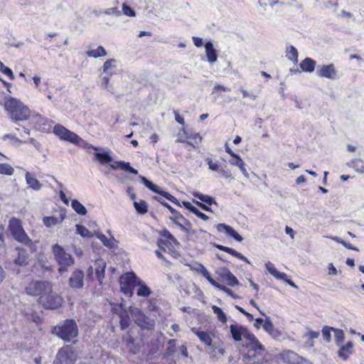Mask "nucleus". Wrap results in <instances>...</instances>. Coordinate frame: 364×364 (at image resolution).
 Wrapping results in <instances>:
<instances>
[{
	"mask_svg": "<svg viewBox=\"0 0 364 364\" xmlns=\"http://www.w3.org/2000/svg\"><path fill=\"white\" fill-rule=\"evenodd\" d=\"M139 178H140V181L141 182L144 184V186L146 187H147L149 189H151L152 187H154V184L151 182L150 181H149L146 178H145L144 176H139Z\"/></svg>",
	"mask_w": 364,
	"mask_h": 364,
	"instance_id": "6e6d98bb",
	"label": "nucleus"
},
{
	"mask_svg": "<svg viewBox=\"0 0 364 364\" xmlns=\"http://www.w3.org/2000/svg\"><path fill=\"white\" fill-rule=\"evenodd\" d=\"M109 76L110 75H107L102 77L100 86L102 89L106 90L112 94H114L112 91V87L109 86Z\"/></svg>",
	"mask_w": 364,
	"mask_h": 364,
	"instance_id": "49530a36",
	"label": "nucleus"
},
{
	"mask_svg": "<svg viewBox=\"0 0 364 364\" xmlns=\"http://www.w3.org/2000/svg\"><path fill=\"white\" fill-rule=\"evenodd\" d=\"M173 114L175 115V119H176V121L180 124H184V119L183 117H181L178 112L176 111V110H174L173 111Z\"/></svg>",
	"mask_w": 364,
	"mask_h": 364,
	"instance_id": "338daca9",
	"label": "nucleus"
},
{
	"mask_svg": "<svg viewBox=\"0 0 364 364\" xmlns=\"http://www.w3.org/2000/svg\"><path fill=\"white\" fill-rule=\"evenodd\" d=\"M135 322L139 326L143 328L149 329L154 326L153 322L143 314L139 315Z\"/></svg>",
	"mask_w": 364,
	"mask_h": 364,
	"instance_id": "cd10ccee",
	"label": "nucleus"
},
{
	"mask_svg": "<svg viewBox=\"0 0 364 364\" xmlns=\"http://www.w3.org/2000/svg\"><path fill=\"white\" fill-rule=\"evenodd\" d=\"M139 178H140V181L141 182L144 184V186L146 187H147L149 189H151L152 187H154V184L151 182L150 181H149L146 178H145L144 176H139Z\"/></svg>",
	"mask_w": 364,
	"mask_h": 364,
	"instance_id": "4d7b16f0",
	"label": "nucleus"
},
{
	"mask_svg": "<svg viewBox=\"0 0 364 364\" xmlns=\"http://www.w3.org/2000/svg\"><path fill=\"white\" fill-rule=\"evenodd\" d=\"M52 249L55 259L60 265L58 271L60 274H63L67 271L68 267L74 264V259L61 246L57 244L54 245Z\"/></svg>",
	"mask_w": 364,
	"mask_h": 364,
	"instance_id": "39448f33",
	"label": "nucleus"
},
{
	"mask_svg": "<svg viewBox=\"0 0 364 364\" xmlns=\"http://www.w3.org/2000/svg\"><path fill=\"white\" fill-rule=\"evenodd\" d=\"M76 232L84 237H91L92 236V232L85 226L81 225H76Z\"/></svg>",
	"mask_w": 364,
	"mask_h": 364,
	"instance_id": "37998d69",
	"label": "nucleus"
},
{
	"mask_svg": "<svg viewBox=\"0 0 364 364\" xmlns=\"http://www.w3.org/2000/svg\"><path fill=\"white\" fill-rule=\"evenodd\" d=\"M266 268L267 269L269 272L274 277L275 276L276 274H277L278 270L274 267V264H272L271 262H267L266 263Z\"/></svg>",
	"mask_w": 364,
	"mask_h": 364,
	"instance_id": "5fc2aeb1",
	"label": "nucleus"
},
{
	"mask_svg": "<svg viewBox=\"0 0 364 364\" xmlns=\"http://www.w3.org/2000/svg\"><path fill=\"white\" fill-rule=\"evenodd\" d=\"M97 237L102 242V244L109 248H112L114 246L116 242V240L113 236H111L109 238H107L102 233H97Z\"/></svg>",
	"mask_w": 364,
	"mask_h": 364,
	"instance_id": "c85d7f7f",
	"label": "nucleus"
},
{
	"mask_svg": "<svg viewBox=\"0 0 364 364\" xmlns=\"http://www.w3.org/2000/svg\"><path fill=\"white\" fill-rule=\"evenodd\" d=\"M76 360V355L71 346L61 348L56 355L53 364H73Z\"/></svg>",
	"mask_w": 364,
	"mask_h": 364,
	"instance_id": "9d476101",
	"label": "nucleus"
},
{
	"mask_svg": "<svg viewBox=\"0 0 364 364\" xmlns=\"http://www.w3.org/2000/svg\"><path fill=\"white\" fill-rule=\"evenodd\" d=\"M122 11L123 14L127 16H135L136 13L135 11L128 5L126 4H122Z\"/></svg>",
	"mask_w": 364,
	"mask_h": 364,
	"instance_id": "603ef678",
	"label": "nucleus"
},
{
	"mask_svg": "<svg viewBox=\"0 0 364 364\" xmlns=\"http://www.w3.org/2000/svg\"><path fill=\"white\" fill-rule=\"evenodd\" d=\"M72 208L74 210L80 215H85L87 213L85 207L81 204L78 200H73L71 203Z\"/></svg>",
	"mask_w": 364,
	"mask_h": 364,
	"instance_id": "e433bc0d",
	"label": "nucleus"
},
{
	"mask_svg": "<svg viewBox=\"0 0 364 364\" xmlns=\"http://www.w3.org/2000/svg\"><path fill=\"white\" fill-rule=\"evenodd\" d=\"M100 13H103L104 14L107 15H113L115 16H120L122 14L121 11H119L117 7L109 8L105 11H100Z\"/></svg>",
	"mask_w": 364,
	"mask_h": 364,
	"instance_id": "8fccbe9b",
	"label": "nucleus"
},
{
	"mask_svg": "<svg viewBox=\"0 0 364 364\" xmlns=\"http://www.w3.org/2000/svg\"><path fill=\"white\" fill-rule=\"evenodd\" d=\"M155 199L170 210L172 214V216L169 218L170 220L173 221L183 231L188 232L190 230L191 228L190 221L186 219L179 212L173 208L168 203L165 202L161 198L155 197Z\"/></svg>",
	"mask_w": 364,
	"mask_h": 364,
	"instance_id": "423d86ee",
	"label": "nucleus"
},
{
	"mask_svg": "<svg viewBox=\"0 0 364 364\" xmlns=\"http://www.w3.org/2000/svg\"><path fill=\"white\" fill-rule=\"evenodd\" d=\"M283 360L289 364H301L305 360L293 350H286L282 354Z\"/></svg>",
	"mask_w": 364,
	"mask_h": 364,
	"instance_id": "2eb2a0df",
	"label": "nucleus"
},
{
	"mask_svg": "<svg viewBox=\"0 0 364 364\" xmlns=\"http://www.w3.org/2000/svg\"><path fill=\"white\" fill-rule=\"evenodd\" d=\"M335 329L333 327H327L325 326L322 329V334L324 340H326L327 342H330L331 341V331H333Z\"/></svg>",
	"mask_w": 364,
	"mask_h": 364,
	"instance_id": "3c124183",
	"label": "nucleus"
},
{
	"mask_svg": "<svg viewBox=\"0 0 364 364\" xmlns=\"http://www.w3.org/2000/svg\"><path fill=\"white\" fill-rule=\"evenodd\" d=\"M139 279L134 272H127L119 279L121 291L127 296H132L134 287L137 285Z\"/></svg>",
	"mask_w": 364,
	"mask_h": 364,
	"instance_id": "0eeeda50",
	"label": "nucleus"
},
{
	"mask_svg": "<svg viewBox=\"0 0 364 364\" xmlns=\"http://www.w3.org/2000/svg\"><path fill=\"white\" fill-rule=\"evenodd\" d=\"M176 341L175 339H171L168 341V347L166 350L167 355H171L174 353L176 350Z\"/></svg>",
	"mask_w": 364,
	"mask_h": 364,
	"instance_id": "09e8293b",
	"label": "nucleus"
},
{
	"mask_svg": "<svg viewBox=\"0 0 364 364\" xmlns=\"http://www.w3.org/2000/svg\"><path fill=\"white\" fill-rule=\"evenodd\" d=\"M1 71L4 74L6 75L11 80L14 79V75L13 71L9 68L4 66L2 68V70H1Z\"/></svg>",
	"mask_w": 364,
	"mask_h": 364,
	"instance_id": "052dcab7",
	"label": "nucleus"
},
{
	"mask_svg": "<svg viewBox=\"0 0 364 364\" xmlns=\"http://www.w3.org/2000/svg\"><path fill=\"white\" fill-rule=\"evenodd\" d=\"M95 156L101 164H105L112 161V158L108 152L95 153Z\"/></svg>",
	"mask_w": 364,
	"mask_h": 364,
	"instance_id": "c9c22d12",
	"label": "nucleus"
},
{
	"mask_svg": "<svg viewBox=\"0 0 364 364\" xmlns=\"http://www.w3.org/2000/svg\"><path fill=\"white\" fill-rule=\"evenodd\" d=\"M347 165L349 167L353 168L357 172L364 173V166L360 159H353L348 162Z\"/></svg>",
	"mask_w": 364,
	"mask_h": 364,
	"instance_id": "4c0bfd02",
	"label": "nucleus"
},
{
	"mask_svg": "<svg viewBox=\"0 0 364 364\" xmlns=\"http://www.w3.org/2000/svg\"><path fill=\"white\" fill-rule=\"evenodd\" d=\"M137 285L139 286L136 293L138 296L147 297L151 294L150 289L144 283H142L139 279L137 282Z\"/></svg>",
	"mask_w": 364,
	"mask_h": 364,
	"instance_id": "72a5a7b5",
	"label": "nucleus"
},
{
	"mask_svg": "<svg viewBox=\"0 0 364 364\" xmlns=\"http://www.w3.org/2000/svg\"><path fill=\"white\" fill-rule=\"evenodd\" d=\"M192 39H193V41L194 43V45L196 47L200 48V47H202L203 46V39L201 38L193 36L192 38Z\"/></svg>",
	"mask_w": 364,
	"mask_h": 364,
	"instance_id": "69168bd1",
	"label": "nucleus"
},
{
	"mask_svg": "<svg viewBox=\"0 0 364 364\" xmlns=\"http://www.w3.org/2000/svg\"><path fill=\"white\" fill-rule=\"evenodd\" d=\"M9 229L14 238L28 246L31 252L36 251V246L24 231L19 220L12 218L9 220Z\"/></svg>",
	"mask_w": 364,
	"mask_h": 364,
	"instance_id": "f03ea898",
	"label": "nucleus"
},
{
	"mask_svg": "<svg viewBox=\"0 0 364 364\" xmlns=\"http://www.w3.org/2000/svg\"><path fill=\"white\" fill-rule=\"evenodd\" d=\"M229 163L232 166H237L246 178L249 177L248 172L245 168V163L238 154L232 158V159L229 161Z\"/></svg>",
	"mask_w": 364,
	"mask_h": 364,
	"instance_id": "b1692460",
	"label": "nucleus"
},
{
	"mask_svg": "<svg viewBox=\"0 0 364 364\" xmlns=\"http://www.w3.org/2000/svg\"><path fill=\"white\" fill-rule=\"evenodd\" d=\"M316 75L321 77L335 80L337 78V70L333 64L323 65L317 68Z\"/></svg>",
	"mask_w": 364,
	"mask_h": 364,
	"instance_id": "f8f14e48",
	"label": "nucleus"
},
{
	"mask_svg": "<svg viewBox=\"0 0 364 364\" xmlns=\"http://www.w3.org/2000/svg\"><path fill=\"white\" fill-rule=\"evenodd\" d=\"M95 274L97 279L100 284L102 283L105 277V272L106 269V262L102 259H99L95 261Z\"/></svg>",
	"mask_w": 364,
	"mask_h": 364,
	"instance_id": "aec40b11",
	"label": "nucleus"
},
{
	"mask_svg": "<svg viewBox=\"0 0 364 364\" xmlns=\"http://www.w3.org/2000/svg\"><path fill=\"white\" fill-rule=\"evenodd\" d=\"M26 181L28 186L35 191H39L42 187L41 183L28 172L26 173Z\"/></svg>",
	"mask_w": 364,
	"mask_h": 364,
	"instance_id": "bb28decb",
	"label": "nucleus"
},
{
	"mask_svg": "<svg viewBox=\"0 0 364 364\" xmlns=\"http://www.w3.org/2000/svg\"><path fill=\"white\" fill-rule=\"evenodd\" d=\"M39 264L41 266L42 268L46 269V270H51V265L49 264L48 262H46L43 259H39Z\"/></svg>",
	"mask_w": 364,
	"mask_h": 364,
	"instance_id": "774afa93",
	"label": "nucleus"
},
{
	"mask_svg": "<svg viewBox=\"0 0 364 364\" xmlns=\"http://www.w3.org/2000/svg\"><path fill=\"white\" fill-rule=\"evenodd\" d=\"M53 133L61 139L70 141L73 144H79L81 138L75 133L68 130L61 124H56L53 128Z\"/></svg>",
	"mask_w": 364,
	"mask_h": 364,
	"instance_id": "9b49d317",
	"label": "nucleus"
},
{
	"mask_svg": "<svg viewBox=\"0 0 364 364\" xmlns=\"http://www.w3.org/2000/svg\"><path fill=\"white\" fill-rule=\"evenodd\" d=\"M230 333L232 336V338L235 341H242V337L246 338L248 341H250V347L252 349H262V344L259 342L255 336L252 333H250L246 327L238 325V324H231L230 326Z\"/></svg>",
	"mask_w": 364,
	"mask_h": 364,
	"instance_id": "7ed1b4c3",
	"label": "nucleus"
},
{
	"mask_svg": "<svg viewBox=\"0 0 364 364\" xmlns=\"http://www.w3.org/2000/svg\"><path fill=\"white\" fill-rule=\"evenodd\" d=\"M123 341L125 343V344L127 346H130L131 345H132L134 343V339L132 336V335L129 333V332H128L127 333V335L124 337Z\"/></svg>",
	"mask_w": 364,
	"mask_h": 364,
	"instance_id": "bf43d9fd",
	"label": "nucleus"
},
{
	"mask_svg": "<svg viewBox=\"0 0 364 364\" xmlns=\"http://www.w3.org/2000/svg\"><path fill=\"white\" fill-rule=\"evenodd\" d=\"M191 331L194 333L205 346H210L212 344V338L210 333L203 331H199L196 328H191Z\"/></svg>",
	"mask_w": 364,
	"mask_h": 364,
	"instance_id": "412c9836",
	"label": "nucleus"
},
{
	"mask_svg": "<svg viewBox=\"0 0 364 364\" xmlns=\"http://www.w3.org/2000/svg\"><path fill=\"white\" fill-rule=\"evenodd\" d=\"M111 168L112 169H122L126 171H128L133 174H137L138 171L133 167H132L129 162H125L123 161H116L114 164L110 165Z\"/></svg>",
	"mask_w": 364,
	"mask_h": 364,
	"instance_id": "5701e85b",
	"label": "nucleus"
},
{
	"mask_svg": "<svg viewBox=\"0 0 364 364\" xmlns=\"http://www.w3.org/2000/svg\"><path fill=\"white\" fill-rule=\"evenodd\" d=\"M129 326V317L125 314H122L120 315V326L122 330H124L128 328Z\"/></svg>",
	"mask_w": 364,
	"mask_h": 364,
	"instance_id": "a18cd8bd",
	"label": "nucleus"
},
{
	"mask_svg": "<svg viewBox=\"0 0 364 364\" xmlns=\"http://www.w3.org/2000/svg\"><path fill=\"white\" fill-rule=\"evenodd\" d=\"M353 343L351 341H348L346 345L342 346L338 350V356L343 359L346 360L350 354L353 353Z\"/></svg>",
	"mask_w": 364,
	"mask_h": 364,
	"instance_id": "393cba45",
	"label": "nucleus"
},
{
	"mask_svg": "<svg viewBox=\"0 0 364 364\" xmlns=\"http://www.w3.org/2000/svg\"><path fill=\"white\" fill-rule=\"evenodd\" d=\"M205 55L208 61L213 64L218 60V55L216 50L213 47V44L211 41H208L205 44Z\"/></svg>",
	"mask_w": 364,
	"mask_h": 364,
	"instance_id": "6ab92c4d",
	"label": "nucleus"
},
{
	"mask_svg": "<svg viewBox=\"0 0 364 364\" xmlns=\"http://www.w3.org/2000/svg\"><path fill=\"white\" fill-rule=\"evenodd\" d=\"M334 331V339L337 346H341L345 339V334L343 330L335 328Z\"/></svg>",
	"mask_w": 364,
	"mask_h": 364,
	"instance_id": "ea45409f",
	"label": "nucleus"
},
{
	"mask_svg": "<svg viewBox=\"0 0 364 364\" xmlns=\"http://www.w3.org/2000/svg\"><path fill=\"white\" fill-rule=\"evenodd\" d=\"M240 91L242 93L243 97H250V99H252L253 100H255L257 97V95L252 94V93H249L247 90H245L244 89H240Z\"/></svg>",
	"mask_w": 364,
	"mask_h": 364,
	"instance_id": "e2e57ef3",
	"label": "nucleus"
},
{
	"mask_svg": "<svg viewBox=\"0 0 364 364\" xmlns=\"http://www.w3.org/2000/svg\"><path fill=\"white\" fill-rule=\"evenodd\" d=\"M215 288L225 292L226 294H228V295H230L231 297H232L234 299L238 298V296L237 295H235L231 289H228V287H226L224 285L218 284Z\"/></svg>",
	"mask_w": 364,
	"mask_h": 364,
	"instance_id": "864d4df0",
	"label": "nucleus"
},
{
	"mask_svg": "<svg viewBox=\"0 0 364 364\" xmlns=\"http://www.w3.org/2000/svg\"><path fill=\"white\" fill-rule=\"evenodd\" d=\"M217 230L219 232L225 231L228 235L232 237L235 240L242 242L243 237L239 235L232 227L224 223H220L217 225Z\"/></svg>",
	"mask_w": 364,
	"mask_h": 364,
	"instance_id": "a211bd4d",
	"label": "nucleus"
},
{
	"mask_svg": "<svg viewBox=\"0 0 364 364\" xmlns=\"http://www.w3.org/2000/svg\"><path fill=\"white\" fill-rule=\"evenodd\" d=\"M14 169L7 164H0V173L8 176L13 175Z\"/></svg>",
	"mask_w": 364,
	"mask_h": 364,
	"instance_id": "c03bdc74",
	"label": "nucleus"
},
{
	"mask_svg": "<svg viewBox=\"0 0 364 364\" xmlns=\"http://www.w3.org/2000/svg\"><path fill=\"white\" fill-rule=\"evenodd\" d=\"M201 201H203L208 205H212L213 203H216V202L213 198H212L211 196H207V195H204Z\"/></svg>",
	"mask_w": 364,
	"mask_h": 364,
	"instance_id": "0e129e2a",
	"label": "nucleus"
},
{
	"mask_svg": "<svg viewBox=\"0 0 364 364\" xmlns=\"http://www.w3.org/2000/svg\"><path fill=\"white\" fill-rule=\"evenodd\" d=\"M212 309L220 321L223 323L227 322V316L220 308L218 307L217 306H213Z\"/></svg>",
	"mask_w": 364,
	"mask_h": 364,
	"instance_id": "a19ab883",
	"label": "nucleus"
},
{
	"mask_svg": "<svg viewBox=\"0 0 364 364\" xmlns=\"http://www.w3.org/2000/svg\"><path fill=\"white\" fill-rule=\"evenodd\" d=\"M63 219L64 218L62 215L60 216V218H58L54 216H49L43 218V221L46 227L50 228L52 226L60 223L63 220Z\"/></svg>",
	"mask_w": 364,
	"mask_h": 364,
	"instance_id": "473e14b6",
	"label": "nucleus"
},
{
	"mask_svg": "<svg viewBox=\"0 0 364 364\" xmlns=\"http://www.w3.org/2000/svg\"><path fill=\"white\" fill-rule=\"evenodd\" d=\"M86 54L88 57L97 58L107 55V52L102 46H100L96 49L87 50Z\"/></svg>",
	"mask_w": 364,
	"mask_h": 364,
	"instance_id": "c756f323",
	"label": "nucleus"
},
{
	"mask_svg": "<svg viewBox=\"0 0 364 364\" xmlns=\"http://www.w3.org/2000/svg\"><path fill=\"white\" fill-rule=\"evenodd\" d=\"M139 178H140V181L141 182L144 184V186L146 187H147L149 189H151L152 187H154V184L151 182L150 181H149L146 178H145L144 176H139Z\"/></svg>",
	"mask_w": 364,
	"mask_h": 364,
	"instance_id": "13d9d810",
	"label": "nucleus"
},
{
	"mask_svg": "<svg viewBox=\"0 0 364 364\" xmlns=\"http://www.w3.org/2000/svg\"><path fill=\"white\" fill-rule=\"evenodd\" d=\"M52 333L65 341H70L78 334V329L75 321L73 319H67L63 323L54 326Z\"/></svg>",
	"mask_w": 364,
	"mask_h": 364,
	"instance_id": "20e7f679",
	"label": "nucleus"
},
{
	"mask_svg": "<svg viewBox=\"0 0 364 364\" xmlns=\"http://www.w3.org/2000/svg\"><path fill=\"white\" fill-rule=\"evenodd\" d=\"M11 119L16 123L26 121L31 116L29 108L16 98L10 97L4 105Z\"/></svg>",
	"mask_w": 364,
	"mask_h": 364,
	"instance_id": "f257e3e1",
	"label": "nucleus"
},
{
	"mask_svg": "<svg viewBox=\"0 0 364 364\" xmlns=\"http://www.w3.org/2000/svg\"><path fill=\"white\" fill-rule=\"evenodd\" d=\"M117 66V60L115 59H109L106 60L103 65V72L109 75H112V69Z\"/></svg>",
	"mask_w": 364,
	"mask_h": 364,
	"instance_id": "2f4dec72",
	"label": "nucleus"
},
{
	"mask_svg": "<svg viewBox=\"0 0 364 364\" xmlns=\"http://www.w3.org/2000/svg\"><path fill=\"white\" fill-rule=\"evenodd\" d=\"M84 272L80 269L75 270L70 279L69 285L72 288L82 289L84 286Z\"/></svg>",
	"mask_w": 364,
	"mask_h": 364,
	"instance_id": "4468645a",
	"label": "nucleus"
},
{
	"mask_svg": "<svg viewBox=\"0 0 364 364\" xmlns=\"http://www.w3.org/2000/svg\"><path fill=\"white\" fill-rule=\"evenodd\" d=\"M205 161L208 166L209 169L213 171H219L220 164L218 161H213L210 158L205 159Z\"/></svg>",
	"mask_w": 364,
	"mask_h": 364,
	"instance_id": "de8ad7c7",
	"label": "nucleus"
},
{
	"mask_svg": "<svg viewBox=\"0 0 364 364\" xmlns=\"http://www.w3.org/2000/svg\"><path fill=\"white\" fill-rule=\"evenodd\" d=\"M38 302L46 309H55L61 306L63 299L51 289L50 292L42 294L38 299Z\"/></svg>",
	"mask_w": 364,
	"mask_h": 364,
	"instance_id": "1a4fd4ad",
	"label": "nucleus"
},
{
	"mask_svg": "<svg viewBox=\"0 0 364 364\" xmlns=\"http://www.w3.org/2000/svg\"><path fill=\"white\" fill-rule=\"evenodd\" d=\"M287 57L294 63L298 62V52L295 47L290 46L287 49Z\"/></svg>",
	"mask_w": 364,
	"mask_h": 364,
	"instance_id": "58836bf2",
	"label": "nucleus"
},
{
	"mask_svg": "<svg viewBox=\"0 0 364 364\" xmlns=\"http://www.w3.org/2000/svg\"><path fill=\"white\" fill-rule=\"evenodd\" d=\"M263 329L274 338H278L282 336V332L274 327V325L269 317H267L264 322Z\"/></svg>",
	"mask_w": 364,
	"mask_h": 364,
	"instance_id": "f3484780",
	"label": "nucleus"
},
{
	"mask_svg": "<svg viewBox=\"0 0 364 364\" xmlns=\"http://www.w3.org/2000/svg\"><path fill=\"white\" fill-rule=\"evenodd\" d=\"M197 271L200 272V274L214 287H216L219 284L215 279H213L210 272L207 270V269L201 264H199V268Z\"/></svg>",
	"mask_w": 364,
	"mask_h": 364,
	"instance_id": "7c9ffc66",
	"label": "nucleus"
},
{
	"mask_svg": "<svg viewBox=\"0 0 364 364\" xmlns=\"http://www.w3.org/2000/svg\"><path fill=\"white\" fill-rule=\"evenodd\" d=\"M134 206L139 214H145L148 211V205L146 201L140 200L134 201Z\"/></svg>",
	"mask_w": 364,
	"mask_h": 364,
	"instance_id": "f704fd0d",
	"label": "nucleus"
},
{
	"mask_svg": "<svg viewBox=\"0 0 364 364\" xmlns=\"http://www.w3.org/2000/svg\"><path fill=\"white\" fill-rule=\"evenodd\" d=\"M183 206L188 210L190 212L195 214L196 216H198L199 218L207 220H208V216L204 214L203 213L200 212L197 208L193 206L190 202L188 201H183Z\"/></svg>",
	"mask_w": 364,
	"mask_h": 364,
	"instance_id": "a878e982",
	"label": "nucleus"
},
{
	"mask_svg": "<svg viewBox=\"0 0 364 364\" xmlns=\"http://www.w3.org/2000/svg\"><path fill=\"white\" fill-rule=\"evenodd\" d=\"M316 62L311 58H306L300 63V68L301 72L312 73L315 70Z\"/></svg>",
	"mask_w": 364,
	"mask_h": 364,
	"instance_id": "4be33fe9",
	"label": "nucleus"
},
{
	"mask_svg": "<svg viewBox=\"0 0 364 364\" xmlns=\"http://www.w3.org/2000/svg\"><path fill=\"white\" fill-rule=\"evenodd\" d=\"M250 341H249V343L247 344V352L246 353V355L247 358H254L255 357V355L257 354H261V353L264 352V346L262 345V349H252L250 347Z\"/></svg>",
	"mask_w": 364,
	"mask_h": 364,
	"instance_id": "79ce46f5",
	"label": "nucleus"
},
{
	"mask_svg": "<svg viewBox=\"0 0 364 364\" xmlns=\"http://www.w3.org/2000/svg\"><path fill=\"white\" fill-rule=\"evenodd\" d=\"M162 196L164 197H165L166 198H167L168 200H169L170 201H171L172 203L179 205L178 200L174 196L171 195L170 193H168L167 192H164V193H162Z\"/></svg>",
	"mask_w": 364,
	"mask_h": 364,
	"instance_id": "680f3d73",
	"label": "nucleus"
},
{
	"mask_svg": "<svg viewBox=\"0 0 364 364\" xmlns=\"http://www.w3.org/2000/svg\"><path fill=\"white\" fill-rule=\"evenodd\" d=\"M17 257L14 259V263L19 266H26L28 264L29 257L27 251L21 247H16Z\"/></svg>",
	"mask_w": 364,
	"mask_h": 364,
	"instance_id": "dca6fc26",
	"label": "nucleus"
},
{
	"mask_svg": "<svg viewBox=\"0 0 364 364\" xmlns=\"http://www.w3.org/2000/svg\"><path fill=\"white\" fill-rule=\"evenodd\" d=\"M26 293L31 296H40L51 291V284L46 281H32L26 287Z\"/></svg>",
	"mask_w": 364,
	"mask_h": 364,
	"instance_id": "6e6552de",
	"label": "nucleus"
},
{
	"mask_svg": "<svg viewBox=\"0 0 364 364\" xmlns=\"http://www.w3.org/2000/svg\"><path fill=\"white\" fill-rule=\"evenodd\" d=\"M216 274L223 280H225L230 286L234 287L239 284L236 277L226 267H220L216 270Z\"/></svg>",
	"mask_w": 364,
	"mask_h": 364,
	"instance_id": "ddd939ff",
	"label": "nucleus"
}]
</instances>
